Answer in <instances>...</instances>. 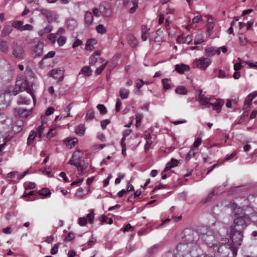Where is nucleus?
Segmentation results:
<instances>
[{"label": "nucleus", "instance_id": "obj_1", "mask_svg": "<svg viewBox=\"0 0 257 257\" xmlns=\"http://www.w3.org/2000/svg\"><path fill=\"white\" fill-rule=\"evenodd\" d=\"M229 207L234 212L235 215V218L234 219L230 228L243 231L247 226V221L249 219V216L244 214L242 209L236 204L231 203L229 205Z\"/></svg>", "mask_w": 257, "mask_h": 257}, {"label": "nucleus", "instance_id": "obj_2", "mask_svg": "<svg viewBox=\"0 0 257 257\" xmlns=\"http://www.w3.org/2000/svg\"><path fill=\"white\" fill-rule=\"evenodd\" d=\"M183 239L186 243H179L176 247L178 251L188 252L187 249L190 247L193 246L195 248H198V246L197 243L198 235L196 232L192 231H188L186 232V234L183 237Z\"/></svg>", "mask_w": 257, "mask_h": 257}, {"label": "nucleus", "instance_id": "obj_3", "mask_svg": "<svg viewBox=\"0 0 257 257\" xmlns=\"http://www.w3.org/2000/svg\"><path fill=\"white\" fill-rule=\"evenodd\" d=\"M215 247L216 248H214L215 257H235L237 254V248L231 244L221 245L219 247Z\"/></svg>", "mask_w": 257, "mask_h": 257}, {"label": "nucleus", "instance_id": "obj_4", "mask_svg": "<svg viewBox=\"0 0 257 257\" xmlns=\"http://www.w3.org/2000/svg\"><path fill=\"white\" fill-rule=\"evenodd\" d=\"M230 236L233 244L231 245L232 246H236L237 248L241 245L243 237V231L239 230H237L230 228Z\"/></svg>", "mask_w": 257, "mask_h": 257}, {"label": "nucleus", "instance_id": "obj_5", "mask_svg": "<svg viewBox=\"0 0 257 257\" xmlns=\"http://www.w3.org/2000/svg\"><path fill=\"white\" fill-rule=\"evenodd\" d=\"M16 86L17 87L16 89L17 88V87L19 88V89H16L15 91V93H14V95H16L18 93H19L20 92L26 90L27 93L30 94L35 101V96L34 94L32 93L31 89L28 86V82L26 80H19L17 81L16 82Z\"/></svg>", "mask_w": 257, "mask_h": 257}, {"label": "nucleus", "instance_id": "obj_6", "mask_svg": "<svg viewBox=\"0 0 257 257\" xmlns=\"http://www.w3.org/2000/svg\"><path fill=\"white\" fill-rule=\"evenodd\" d=\"M83 153L80 150L74 152L71 158L68 162V164L74 166H78L81 164Z\"/></svg>", "mask_w": 257, "mask_h": 257}, {"label": "nucleus", "instance_id": "obj_7", "mask_svg": "<svg viewBox=\"0 0 257 257\" xmlns=\"http://www.w3.org/2000/svg\"><path fill=\"white\" fill-rule=\"evenodd\" d=\"M13 55L18 59L23 60L25 55L24 47L21 45L16 46L13 50Z\"/></svg>", "mask_w": 257, "mask_h": 257}, {"label": "nucleus", "instance_id": "obj_8", "mask_svg": "<svg viewBox=\"0 0 257 257\" xmlns=\"http://www.w3.org/2000/svg\"><path fill=\"white\" fill-rule=\"evenodd\" d=\"M198 92L199 96L198 100L200 104L202 105L205 106L206 107H210L212 104V103L210 102L211 98L209 97H207L206 96L203 94L202 90H199Z\"/></svg>", "mask_w": 257, "mask_h": 257}, {"label": "nucleus", "instance_id": "obj_9", "mask_svg": "<svg viewBox=\"0 0 257 257\" xmlns=\"http://www.w3.org/2000/svg\"><path fill=\"white\" fill-rule=\"evenodd\" d=\"M211 60L207 58L202 57L196 60L197 66L201 70H205L211 64Z\"/></svg>", "mask_w": 257, "mask_h": 257}, {"label": "nucleus", "instance_id": "obj_10", "mask_svg": "<svg viewBox=\"0 0 257 257\" xmlns=\"http://www.w3.org/2000/svg\"><path fill=\"white\" fill-rule=\"evenodd\" d=\"M44 44L41 42H38L35 46L33 55L34 57L41 56L43 54Z\"/></svg>", "mask_w": 257, "mask_h": 257}, {"label": "nucleus", "instance_id": "obj_11", "mask_svg": "<svg viewBox=\"0 0 257 257\" xmlns=\"http://www.w3.org/2000/svg\"><path fill=\"white\" fill-rule=\"evenodd\" d=\"M150 28H148L146 25H143L141 27V39L143 41H146L150 36L149 32Z\"/></svg>", "mask_w": 257, "mask_h": 257}, {"label": "nucleus", "instance_id": "obj_12", "mask_svg": "<svg viewBox=\"0 0 257 257\" xmlns=\"http://www.w3.org/2000/svg\"><path fill=\"white\" fill-rule=\"evenodd\" d=\"M16 115H20L22 117H27L31 113V109L28 110L22 108H15L14 110Z\"/></svg>", "mask_w": 257, "mask_h": 257}, {"label": "nucleus", "instance_id": "obj_13", "mask_svg": "<svg viewBox=\"0 0 257 257\" xmlns=\"http://www.w3.org/2000/svg\"><path fill=\"white\" fill-rule=\"evenodd\" d=\"M128 43L132 48H136L138 45V42L137 38L134 35L130 34L127 36Z\"/></svg>", "mask_w": 257, "mask_h": 257}, {"label": "nucleus", "instance_id": "obj_14", "mask_svg": "<svg viewBox=\"0 0 257 257\" xmlns=\"http://www.w3.org/2000/svg\"><path fill=\"white\" fill-rule=\"evenodd\" d=\"M214 22L212 18L210 16H208L207 21V32L208 33L209 35H210L213 31V29L214 27Z\"/></svg>", "mask_w": 257, "mask_h": 257}, {"label": "nucleus", "instance_id": "obj_15", "mask_svg": "<svg viewBox=\"0 0 257 257\" xmlns=\"http://www.w3.org/2000/svg\"><path fill=\"white\" fill-rule=\"evenodd\" d=\"M190 69L189 66L184 64H177L175 65V70L180 74H183Z\"/></svg>", "mask_w": 257, "mask_h": 257}, {"label": "nucleus", "instance_id": "obj_16", "mask_svg": "<svg viewBox=\"0 0 257 257\" xmlns=\"http://www.w3.org/2000/svg\"><path fill=\"white\" fill-rule=\"evenodd\" d=\"M77 141L78 140L76 138H68L65 139L64 142L68 148L71 149L75 145V144L77 143Z\"/></svg>", "mask_w": 257, "mask_h": 257}, {"label": "nucleus", "instance_id": "obj_17", "mask_svg": "<svg viewBox=\"0 0 257 257\" xmlns=\"http://www.w3.org/2000/svg\"><path fill=\"white\" fill-rule=\"evenodd\" d=\"M224 104V101L221 99L216 100V102L212 103L211 105L212 106L213 109L216 111L217 112H220L221 107L223 106Z\"/></svg>", "mask_w": 257, "mask_h": 257}, {"label": "nucleus", "instance_id": "obj_18", "mask_svg": "<svg viewBox=\"0 0 257 257\" xmlns=\"http://www.w3.org/2000/svg\"><path fill=\"white\" fill-rule=\"evenodd\" d=\"M192 40V37L191 35H188L186 37L180 36L177 38V41L180 43L189 44Z\"/></svg>", "mask_w": 257, "mask_h": 257}, {"label": "nucleus", "instance_id": "obj_19", "mask_svg": "<svg viewBox=\"0 0 257 257\" xmlns=\"http://www.w3.org/2000/svg\"><path fill=\"white\" fill-rule=\"evenodd\" d=\"M85 23L87 26H90L93 21V18L92 13L90 12H86L85 15Z\"/></svg>", "mask_w": 257, "mask_h": 257}, {"label": "nucleus", "instance_id": "obj_20", "mask_svg": "<svg viewBox=\"0 0 257 257\" xmlns=\"http://www.w3.org/2000/svg\"><path fill=\"white\" fill-rule=\"evenodd\" d=\"M97 41L95 39H90L87 40L85 45V49L87 50L91 51L94 49V45H95Z\"/></svg>", "mask_w": 257, "mask_h": 257}, {"label": "nucleus", "instance_id": "obj_21", "mask_svg": "<svg viewBox=\"0 0 257 257\" xmlns=\"http://www.w3.org/2000/svg\"><path fill=\"white\" fill-rule=\"evenodd\" d=\"M9 50V47L8 43L2 39H0V51L3 53H7Z\"/></svg>", "mask_w": 257, "mask_h": 257}, {"label": "nucleus", "instance_id": "obj_22", "mask_svg": "<svg viewBox=\"0 0 257 257\" xmlns=\"http://www.w3.org/2000/svg\"><path fill=\"white\" fill-rule=\"evenodd\" d=\"M40 12L43 15L46 17L49 22L52 21L53 18L52 14L49 10L46 9H41Z\"/></svg>", "mask_w": 257, "mask_h": 257}, {"label": "nucleus", "instance_id": "obj_23", "mask_svg": "<svg viewBox=\"0 0 257 257\" xmlns=\"http://www.w3.org/2000/svg\"><path fill=\"white\" fill-rule=\"evenodd\" d=\"M81 73H82L85 77H88L91 75L92 71L89 66H84L81 69L79 74Z\"/></svg>", "mask_w": 257, "mask_h": 257}, {"label": "nucleus", "instance_id": "obj_24", "mask_svg": "<svg viewBox=\"0 0 257 257\" xmlns=\"http://www.w3.org/2000/svg\"><path fill=\"white\" fill-rule=\"evenodd\" d=\"M253 98L249 95H248L244 101V107L243 109L248 110L249 109V106L251 104L252 100Z\"/></svg>", "mask_w": 257, "mask_h": 257}, {"label": "nucleus", "instance_id": "obj_25", "mask_svg": "<svg viewBox=\"0 0 257 257\" xmlns=\"http://www.w3.org/2000/svg\"><path fill=\"white\" fill-rule=\"evenodd\" d=\"M85 132L84 125L80 124L76 127L75 133L77 135L83 136Z\"/></svg>", "mask_w": 257, "mask_h": 257}, {"label": "nucleus", "instance_id": "obj_26", "mask_svg": "<svg viewBox=\"0 0 257 257\" xmlns=\"http://www.w3.org/2000/svg\"><path fill=\"white\" fill-rule=\"evenodd\" d=\"M216 53V50L214 47H210L205 49V55L207 57H211Z\"/></svg>", "mask_w": 257, "mask_h": 257}, {"label": "nucleus", "instance_id": "obj_27", "mask_svg": "<svg viewBox=\"0 0 257 257\" xmlns=\"http://www.w3.org/2000/svg\"><path fill=\"white\" fill-rule=\"evenodd\" d=\"M130 91L124 88H120L119 90V96L122 99H126L128 97Z\"/></svg>", "mask_w": 257, "mask_h": 257}, {"label": "nucleus", "instance_id": "obj_28", "mask_svg": "<svg viewBox=\"0 0 257 257\" xmlns=\"http://www.w3.org/2000/svg\"><path fill=\"white\" fill-rule=\"evenodd\" d=\"M175 92L178 94L185 95L187 93V90L184 86H180L176 88Z\"/></svg>", "mask_w": 257, "mask_h": 257}, {"label": "nucleus", "instance_id": "obj_29", "mask_svg": "<svg viewBox=\"0 0 257 257\" xmlns=\"http://www.w3.org/2000/svg\"><path fill=\"white\" fill-rule=\"evenodd\" d=\"M77 168L78 172L79 175H83L86 172L87 166L82 165V164H79L78 166H76Z\"/></svg>", "mask_w": 257, "mask_h": 257}, {"label": "nucleus", "instance_id": "obj_30", "mask_svg": "<svg viewBox=\"0 0 257 257\" xmlns=\"http://www.w3.org/2000/svg\"><path fill=\"white\" fill-rule=\"evenodd\" d=\"M173 161L174 163V164H172L171 162H168L167 164V165H166V167H165V169L164 170V172L168 171V170H169L172 168L176 167V166H177L178 165V162L176 160H175L174 159H173Z\"/></svg>", "mask_w": 257, "mask_h": 257}, {"label": "nucleus", "instance_id": "obj_31", "mask_svg": "<svg viewBox=\"0 0 257 257\" xmlns=\"http://www.w3.org/2000/svg\"><path fill=\"white\" fill-rule=\"evenodd\" d=\"M173 161L174 163V164H172L171 162H168L167 164V165H166V167H165V169L164 170V172L168 171V170H169L172 168L176 167V166H177L178 165V162L176 160H175L174 159H173Z\"/></svg>", "mask_w": 257, "mask_h": 257}, {"label": "nucleus", "instance_id": "obj_32", "mask_svg": "<svg viewBox=\"0 0 257 257\" xmlns=\"http://www.w3.org/2000/svg\"><path fill=\"white\" fill-rule=\"evenodd\" d=\"M173 161L174 163V164H172L171 162H168L167 164V165H166V167H165V169L164 170V172L168 171V170H169L172 168L176 167V166H177L178 165V162L176 160H175L174 159H173Z\"/></svg>", "mask_w": 257, "mask_h": 257}, {"label": "nucleus", "instance_id": "obj_33", "mask_svg": "<svg viewBox=\"0 0 257 257\" xmlns=\"http://www.w3.org/2000/svg\"><path fill=\"white\" fill-rule=\"evenodd\" d=\"M12 31V28L10 26L5 27L2 32L1 36L2 37H6L9 35Z\"/></svg>", "mask_w": 257, "mask_h": 257}, {"label": "nucleus", "instance_id": "obj_34", "mask_svg": "<svg viewBox=\"0 0 257 257\" xmlns=\"http://www.w3.org/2000/svg\"><path fill=\"white\" fill-rule=\"evenodd\" d=\"M204 240L206 242V243L209 245H212L214 244L215 242V238L214 236L212 235H206L204 237Z\"/></svg>", "mask_w": 257, "mask_h": 257}, {"label": "nucleus", "instance_id": "obj_35", "mask_svg": "<svg viewBox=\"0 0 257 257\" xmlns=\"http://www.w3.org/2000/svg\"><path fill=\"white\" fill-rule=\"evenodd\" d=\"M23 24L24 23L22 21H16L12 23V26L14 28L19 29L22 31Z\"/></svg>", "mask_w": 257, "mask_h": 257}, {"label": "nucleus", "instance_id": "obj_36", "mask_svg": "<svg viewBox=\"0 0 257 257\" xmlns=\"http://www.w3.org/2000/svg\"><path fill=\"white\" fill-rule=\"evenodd\" d=\"M96 31L97 33L103 34L106 32V29L102 24H99L96 27Z\"/></svg>", "mask_w": 257, "mask_h": 257}, {"label": "nucleus", "instance_id": "obj_37", "mask_svg": "<svg viewBox=\"0 0 257 257\" xmlns=\"http://www.w3.org/2000/svg\"><path fill=\"white\" fill-rule=\"evenodd\" d=\"M37 136V133L35 131H31L28 139V144H31Z\"/></svg>", "mask_w": 257, "mask_h": 257}, {"label": "nucleus", "instance_id": "obj_38", "mask_svg": "<svg viewBox=\"0 0 257 257\" xmlns=\"http://www.w3.org/2000/svg\"><path fill=\"white\" fill-rule=\"evenodd\" d=\"M197 152L193 149L191 148L189 153L186 155V159L189 160L191 158L194 157Z\"/></svg>", "mask_w": 257, "mask_h": 257}, {"label": "nucleus", "instance_id": "obj_39", "mask_svg": "<svg viewBox=\"0 0 257 257\" xmlns=\"http://www.w3.org/2000/svg\"><path fill=\"white\" fill-rule=\"evenodd\" d=\"M57 36L56 33H51L48 35L47 38L54 44L56 42Z\"/></svg>", "mask_w": 257, "mask_h": 257}, {"label": "nucleus", "instance_id": "obj_40", "mask_svg": "<svg viewBox=\"0 0 257 257\" xmlns=\"http://www.w3.org/2000/svg\"><path fill=\"white\" fill-rule=\"evenodd\" d=\"M84 191L82 188H79L75 193V196L78 198H82L84 196Z\"/></svg>", "mask_w": 257, "mask_h": 257}, {"label": "nucleus", "instance_id": "obj_41", "mask_svg": "<svg viewBox=\"0 0 257 257\" xmlns=\"http://www.w3.org/2000/svg\"><path fill=\"white\" fill-rule=\"evenodd\" d=\"M94 117V112L92 110H88L87 112L85 118L87 120H92Z\"/></svg>", "mask_w": 257, "mask_h": 257}, {"label": "nucleus", "instance_id": "obj_42", "mask_svg": "<svg viewBox=\"0 0 257 257\" xmlns=\"http://www.w3.org/2000/svg\"><path fill=\"white\" fill-rule=\"evenodd\" d=\"M143 117V115L141 113H138L136 116V127H138L140 126L142 119Z\"/></svg>", "mask_w": 257, "mask_h": 257}, {"label": "nucleus", "instance_id": "obj_43", "mask_svg": "<svg viewBox=\"0 0 257 257\" xmlns=\"http://www.w3.org/2000/svg\"><path fill=\"white\" fill-rule=\"evenodd\" d=\"M101 13L104 16L106 17H109L112 15V12L110 9L108 8H104V10L101 11Z\"/></svg>", "mask_w": 257, "mask_h": 257}, {"label": "nucleus", "instance_id": "obj_44", "mask_svg": "<svg viewBox=\"0 0 257 257\" xmlns=\"http://www.w3.org/2000/svg\"><path fill=\"white\" fill-rule=\"evenodd\" d=\"M66 41V38L64 36H61L57 39V43L60 46L64 45Z\"/></svg>", "mask_w": 257, "mask_h": 257}, {"label": "nucleus", "instance_id": "obj_45", "mask_svg": "<svg viewBox=\"0 0 257 257\" xmlns=\"http://www.w3.org/2000/svg\"><path fill=\"white\" fill-rule=\"evenodd\" d=\"M203 41V36L202 35H197L194 39V44L195 45L199 44L202 43Z\"/></svg>", "mask_w": 257, "mask_h": 257}, {"label": "nucleus", "instance_id": "obj_46", "mask_svg": "<svg viewBox=\"0 0 257 257\" xmlns=\"http://www.w3.org/2000/svg\"><path fill=\"white\" fill-rule=\"evenodd\" d=\"M39 194L43 196L50 195L51 192L49 189L44 188L39 191Z\"/></svg>", "mask_w": 257, "mask_h": 257}, {"label": "nucleus", "instance_id": "obj_47", "mask_svg": "<svg viewBox=\"0 0 257 257\" xmlns=\"http://www.w3.org/2000/svg\"><path fill=\"white\" fill-rule=\"evenodd\" d=\"M62 73H63L62 71L60 69H53L51 72V76L55 77L56 78H57V77L56 76L57 75H59Z\"/></svg>", "mask_w": 257, "mask_h": 257}, {"label": "nucleus", "instance_id": "obj_48", "mask_svg": "<svg viewBox=\"0 0 257 257\" xmlns=\"http://www.w3.org/2000/svg\"><path fill=\"white\" fill-rule=\"evenodd\" d=\"M107 63H108V62H106L104 64H103V65H101L100 66H99V67H98L95 70V73L97 75L100 74L103 71V70L104 69V68H105Z\"/></svg>", "mask_w": 257, "mask_h": 257}, {"label": "nucleus", "instance_id": "obj_49", "mask_svg": "<svg viewBox=\"0 0 257 257\" xmlns=\"http://www.w3.org/2000/svg\"><path fill=\"white\" fill-rule=\"evenodd\" d=\"M97 108L99 110L101 114H105L107 112V110L103 104H98Z\"/></svg>", "mask_w": 257, "mask_h": 257}, {"label": "nucleus", "instance_id": "obj_50", "mask_svg": "<svg viewBox=\"0 0 257 257\" xmlns=\"http://www.w3.org/2000/svg\"><path fill=\"white\" fill-rule=\"evenodd\" d=\"M26 74L28 77H31V78L35 77L34 73H33L32 70L29 67H27L26 70Z\"/></svg>", "mask_w": 257, "mask_h": 257}, {"label": "nucleus", "instance_id": "obj_51", "mask_svg": "<svg viewBox=\"0 0 257 257\" xmlns=\"http://www.w3.org/2000/svg\"><path fill=\"white\" fill-rule=\"evenodd\" d=\"M94 213L93 211H91L90 213L88 214L86 216V219L88 220L89 223H92L93 221Z\"/></svg>", "mask_w": 257, "mask_h": 257}, {"label": "nucleus", "instance_id": "obj_52", "mask_svg": "<svg viewBox=\"0 0 257 257\" xmlns=\"http://www.w3.org/2000/svg\"><path fill=\"white\" fill-rule=\"evenodd\" d=\"M44 128H45V127L44 126V123H43L42 124V125L39 126L37 129V132H38L37 134H38V136L40 138H41L42 136V134L44 130Z\"/></svg>", "mask_w": 257, "mask_h": 257}, {"label": "nucleus", "instance_id": "obj_53", "mask_svg": "<svg viewBox=\"0 0 257 257\" xmlns=\"http://www.w3.org/2000/svg\"><path fill=\"white\" fill-rule=\"evenodd\" d=\"M239 43L241 45H245L247 43L246 38L242 34L240 35L239 37Z\"/></svg>", "mask_w": 257, "mask_h": 257}, {"label": "nucleus", "instance_id": "obj_54", "mask_svg": "<svg viewBox=\"0 0 257 257\" xmlns=\"http://www.w3.org/2000/svg\"><path fill=\"white\" fill-rule=\"evenodd\" d=\"M97 59L94 55H92L89 58V64L93 66L96 64Z\"/></svg>", "mask_w": 257, "mask_h": 257}, {"label": "nucleus", "instance_id": "obj_55", "mask_svg": "<svg viewBox=\"0 0 257 257\" xmlns=\"http://www.w3.org/2000/svg\"><path fill=\"white\" fill-rule=\"evenodd\" d=\"M30 101V99H26L25 97H20L18 100V103L19 104H29Z\"/></svg>", "mask_w": 257, "mask_h": 257}, {"label": "nucleus", "instance_id": "obj_56", "mask_svg": "<svg viewBox=\"0 0 257 257\" xmlns=\"http://www.w3.org/2000/svg\"><path fill=\"white\" fill-rule=\"evenodd\" d=\"M163 87L165 89H168L170 87L169 83V80L168 79H164L162 80Z\"/></svg>", "mask_w": 257, "mask_h": 257}, {"label": "nucleus", "instance_id": "obj_57", "mask_svg": "<svg viewBox=\"0 0 257 257\" xmlns=\"http://www.w3.org/2000/svg\"><path fill=\"white\" fill-rule=\"evenodd\" d=\"M221 51L223 53H225L227 51V49L225 46L219 47L218 48H217V49H216L217 54L219 55Z\"/></svg>", "mask_w": 257, "mask_h": 257}, {"label": "nucleus", "instance_id": "obj_58", "mask_svg": "<svg viewBox=\"0 0 257 257\" xmlns=\"http://www.w3.org/2000/svg\"><path fill=\"white\" fill-rule=\"evenodd\" d=\"M202 142V139L200 138H197L196 140L195 141L193 147V148H197L201 144Z\"/></svg>", "mask_w": 257, "mask_h": 257}, {"label": "nucleus", "instance_id": "obj_59", "mask_svg": "<svg viewBox=\"0 0 257 257\" xmlns=\"http://www.w3.org/2000/svg\"><path fill=\"white\" fill-rule=\"evenodd\" d=\"M78 223L81 226H84L87 223V219L85 217H80L78 219Z\"/></svg>", "mask_w": 257, "mask_h": 257}, {"label": "nucleus", "instance_id": "obj_60", "mask_svg": "<svg viewBox=\"0 0 257 257\" xmlns=\"http://www.w3.org/2000/svg\"><path fill=\"white\" fill-rule=\"evenodd\" d=\"M82 44V41L79 39H76L74 42L73 45H72V48H75L79 46H80Z\"/></svg>", "mask_w": 257, "mask_h": 257}, {"label": "nucleus", "instance_id": "obj_61", "mask_svg": "<svg viewBox=\"0 0 257 257\" xmlns=\"http://www.w3.org/2000/svg\"><path fill=\"white\" fill-rule=\"evenodd\" d=\"M33 29V27L32 25L30 24H26L25 25H23L22 31L25 30L31 31Z\"/></svg>", "mask_w": 257, "mask_h": 257}, {"label": "nucleus", "instance_id": "obj_62", "mask_svg": "<svg viewBox=\"0 0 257 257\" xmlns=\"http://www.w3.org/2000/svg\"><path fill=\"white\" fill-rule=\"evenodd\" d=\"M202 21V17L201 16H197L194 17L192 19V23H198Z\"/></svg>", "mask_w": 257, "mask_h": 257}, {"label": "nucleus", "instance_id": "obj_63", "mask_svg": "<svg viewBox=\"0 0 257 257\" xmlns=\"http://www.w3.org/2000/svg\"><path fill=\"white\" fill-rule=\"evenodd\" d=\"M110 123L109 119L103 120L101 121V126L103 129L105 128L106 125Z\"/></svg>", "mask_w": 257, "mask_h": 257}, {"label": "nucleus", "instance_id": "obj_64", "mask_svg": "<svg viewBox=\"0 0 257 257\" xmlns=\"http://www.w3.org/2000/svg\"><path fill=\"white\" fill-rule=\"evenodd\" d=\"M44 31L46 33H49L51 32L53 30V27L51 25H48L46 26L44 29Z\"/></svg>", "mask_w": 257, "mask_h": 257}]
</instances>
